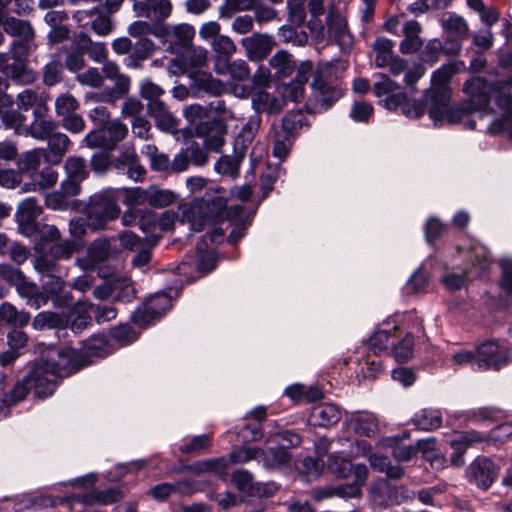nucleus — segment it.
<instances>
[{"label": "nucleus", "mask_w": 512, "mask_h": 512, "mask_svg": "<svg viewBox=\"0 0 512 512\" xmlns=\"http://www.w3.org/2000/svg\"><path fill=\"white\" fill-rule=\"evenodd\" d=\"M456 72L454 64L442 65L434 71L431 88L425 91L423 101H408L400 85L382 73L377 74L378 80L373 84V91L379 103L388 110L401 108L405 116L417 119L424 115L428 107L429 116L435 125H440L443 121L451 124L467 122L471 129H475L476 124L469 119L470 114L479 112V116L483 117L493 97L503 110V115L491 122L488 130L491 134L507 132L512 138V94L505 91L507 84L512 86V77L496 82L474 77L463 86L468 100L460 106H451V89L448 83Z\"/></svg>", "instance_id": "f257e3e1"}, {"label": "nucleus", "mask_w": 512, "mask_h": 512, "mask_svg": "<svg viewBox=\"0 0 512 512\" xmlns=\"http://www.w3.org/2000/svg\"><path fill=\"white\" fill-rule=\"evenodd\" d=\"M81 360L72 351L64 352L56 347L47 348L41 358L33 364L22 381L17 382L9 391H4L5 375L0 373V419L9 414V407L23 400L30 390L38 398L52 395L60 380L71 375Z\"/></svg>", "instance_id": "f03ea898"}, {"label": "nucleus", "mask_w": 512, "mask_h": 512, "mask_svg": "<svg viewBox=\"0 0 512 512\" xmlns=\"http://www.w3.org/2000/svg\"><path fill=\"white\" fill-rule=\"evenodd\" d=\"M4 31L18 40H14L8 53H0V70L22 84H30L36 80L35 73L26 67V58L34 39V30L28 21L14 17L6 18Z\"/></svg>", "instance_id": "7ed1b4c3"}, {"label": "nucleus", "mask_w": 512, "mask_h": 512, "mask_svg": "<svg viewBox=\"0 0 512 512\" xmlns=\"http://www.w3.org/2000/svg\"><path fill=\"white\" fill-rule=\"evenodd\" d=\"M328 469L339 478L353 476L352 483L340 484L338 486H327L315 490L314 497L320 501L330 497L354 498L361 495V487L365 484L368 476V468L364 464L353 465L351 461L339 454H331L327 462Z\"/></svg>", "instance_id": "20e7f679"}, {"label": "nucleus", "mask_w": 512, "mask_h": 512, "mask_svg": "<svg viewBox=\"0 0 512 512\" xmlns=\"http://www.w3.org/2000/svg\"><path fill=\"white\" fill-rule=\"evenodd\" d=\"M118 195L113 189H106L92 195L85 204L83 214L90 221V231L98 232L120 215Z\"/></svg>", "instance_id": "39448f33"}, {"label": "nucleus", "mask_w": 512, "mask_h": 512, "mask_svg": "<svg viewBox=\"0 0 512 512\" xmlns=\"http://www.w3.org/2000/svg\"><path fill=\"white\" fill-rule=\"evenodd\" d=\"M227 207V201L220 195L204 198L193 205L181 208L183 221L190 222L194 231H202L206 225L218 220Z\"/></svg>", "instance_id": "423d86ee"}, {"label": "nucleus", "mask_w": 512, "mask_h": 512, "mask_svg": "<svg viewBox=\"0 0 512 512\" xmlns=\"http://www.w3.org/2000/svg\"><path fill=\"white\" fill-rule=\"evenodd\" d=\"M127 135L128 127L120 119H113L111 122L90 131L85 136L84 141L89 148H101L111 152Z\"/></svg>", "instance_id": "0eeeda50"}, {"label": "nucleus", "mask_w": 512, "mask_h": 512, "mask_svg": "<svg viewBox=\"0 0 512 512\" xmlns=\"http://www.w3.org/2000/svg\"><path fill=\"white\" fill-rule=\"evenodd\" d=\"M511 361V352L507 346L496 341H487L476 349L475 364L478 371L499 370Z\"/></svg>", "instance_id": "6e6552de"}, {"label": "nucleus", "mask_w": 512, "mask_h": 512, "mask_svg": "<svg viewBox=\"0 0 512 512\" xmlns=\"http://www.w3.org/2000/svg\"><path fill=\"white\" fill-rule=\"evenodd\" d=\"M55 347L58 348V346H55ZM59 349H61L65 353L68 351H72L75 354V357H77V359L81 360L80 361L81 365L77 369L71 371V374H72V373L79 371L83 367L88 366L90 363H92L93 357L103 358V357H106L109 354L113 353V351L115 350V345L111 342L110 339H108V337L106 335L98 334V335L92 336L85 342L84 353H80L71 348L59 347Z\"/></svg>", "instance_id": "1a4fd4ad"}, {"label": "nucleus", "mask_w": 512, "mask_h": 512, "mask_svg": "<svg viewBox=\"0 0 512 512\" xmlns=\"http://www.w3.org/2000/svg\"><path fill=\"white\" fill-rule=\"evenodd\" d=\"M171 306L172 300L167 294H155L134 311L132 320L137 325L146 327L160 319Z\"/></svg>", "instance_id": "9d476101"}, {"label": "nucleus", "mask_w": 512, "mask_h": 512, "mask_svg": "<svg viewBox=\"0 0 512 512\" xmlns=\"http://www.w3.org/2000/svg\"><path fill=\"white\" fill-rule=\"evenodd\" d=\"M328 39L340 47L352 44L353 37L349 31L344 8L340 4H332L326 17Z\"/></svg>", "instance_id": "9b49d317"}, {"label": "nucleus", "mask_w": 512, "mask_h": 512, "mask_svg": "<svg viewBox=\"0 0 512 512\" xmlns=\"http://www.w3.org/2000/svg\"><path fill=\"white\" fill-rule=\"evenodd\" d=\"M498 472L499 466L491 458L478 456L468 466L467 478L478 488L487 490L496 480Z\"/></svg>", "instance_id": "f8f14e48"}, {"label": "nucleus", "mask_w": 512, "mask_h": 512, "mask_svg": "<svg viewBox=\"0 0 512 512\" xmlns=\"http://www.w3.org/2000/svg\"><path fill=\"white\" fill-rule=\"evenodd\" d=\"M313 99H310L307 107L313 112L325 111L341 96V90L331 86L319 77H315L312 84Z\"/></svg>", "instance_id": "ddd939ff"}, {"label": "nucleus", "mask_w": 512, "mask_h": 512, "mask_svg": "<svg viewBox=\"0 0 512 512\" xmlns=\"http://www.w3.org/2000/svg\"><path fill=\"white\" fill-rule=\"evenodd\" d=\"M118 173L127 175L135 182H142L146 176V169L141 165L134 148H127L119 153L112 162Z\"/></svg>", "instance_id": "4468645a"}, {"label": "nucleus", "mask_w": 512, "mask_h": 512, "mask_svg": "<svg viewBox=\"0 0 512 512\" xmlns=\"http://www.w3.org/2000/svg\"><path fill=\"white\" fill-rule=\"evenodd\" d=\"M26 116L21 109L14 108L10 95H0V120L5 129H11L17 135H23Z\"/></svg>", "instance_id": "2eb2a0df"}, {"label": "nucleus", "mask_w": 512, "mask_h": 512, "mask_svg": "<svg viewBox=\"0 0 512 512\" xmlns=\"http://www.w3.org/2000/svg\"><path fill=\"white\" fill-rule=\"evenodd\" d=\"M312 71V64L309 61L302 62L297 69V75L289 83H282L278 87V92L286 101L298 102L304 95V85L308 81Z\"/></svg>", "instance_id": "dca6fc26"}, {"label": "nucleus", "mask_w": 512, "mask_h": 512, "mask_svg": "<svg viewBox=\"0 0 512 512\" xmlns=\"http://www.w3.org/2000/svg\"><path fill=\"white\" fill-rule=\"evenodd\" d=\"M48 94L32 89H25L18 93L16 104L22 111L32 110L33 116L39 117L49 113Z\"/></svg>", "instance_id": "f3484780"}, {"label": "nucleus", "mask_w": 512, "mask_h": 512, "mask_svg": "<svg viewBox=\"0 0 512 512\" xmlns=\"http://www.w3.org/2000/svg\"><path fill=\"white\" fill-rule=\"evenodd\" d=\"M422 26L416 20L405 21L401 28V35L403 40L399 44V50L404 55L414 54L423 46V41L420 37Z\"/></svg>", "instance_id": "a211bd4d"}, {"label": "nucleus", "mask_w": 512, "mask_h": 512, "mask_svg": "<svg viewBox=\"0 0 512 512\" xmlns=\"http://www.w3.org/2000/svg\"><path fill=\"white\" fill-rule=\"evenodd\" d=\"M386 67H389V72L393 76H398L404 73L405 84L410 88L411 92H414V85L425 73V68L421 64H415L412 67H408L407 61L399 56H396L391 60V62L387 63Z\"/></svg>", "instance_id": "6ab92c4d"}, {"label": "nucleus", "mask_w": 512, "mask_h": 512, "mask_svg": "<svg viewBox=\"0 0 512 512\" xmlns=\"http://www.w3.org/2000/svg\"><path fill=\"white\" fill-rule=\"evenodd\" d=\"M74 51L87 54L94 62L103 63L107 58V49L104 43L94 42L85 33L76 35L72 42Z\"/></svg>", "instance_id": "aec40b11"}, {"label": "nucleus", "mask_w": 512, "mask_h": 512, "mask_svg": "<svg viewBox=\"0 0 512 512\" xmlns=\"http://www.w3.org/2000/svg\"><path fill=\"white\" fill-rule=\"evenodd\" d=\"M340 419L341 411L338 406L331 403H321L312 408L308 421L313 426L329 427L337 424Z\"/></svg>", "instance_id": "412c9836"}, {"label": "nucleus", "mask_w": 512, "mask_h": 512, "mask_svg": "<svg viewBox=\"0 0 512 512\" xmlns=\"http://www.w3.org/2000/svg\"><path fill=\"white\" fill-rule=\"evenodd\" d=\"M165 35L176 52H184L192 46L195 29L189 24H178L165 28Z\"/></svg>", "instance_id": "4be33fe9"}, {"label": "nucleus", "mask_w": 512, "mask_h": 512, "mask_svg": "<svg viewBox=\"0 0 512 512\" xmlns=\"http://www.w3.org/2000/svg\"><path fill=\"white\" fill-rule=\"evenodd\" d=\"M346 424L356 434L372 437L379 430V423L376 416L369 412L352 413Z\"/></svg>", "instance_id": "5701e85b"}, {"label": "nucleus", "mask_w": 512, "mask_h": 512, "mask_svg": "<svg viewBox=\"0 0 512 512\" xmlns=\"http://www.w3.org/2000/svg\"><path fill=\"white\" fill-rule=\"evenodd\" d=\"M484 439L485 437L482 433L474 430L455 435V437L450 441V446L455 450L451 456L452 463L457 466L463 464L462 456L467 448L475 443L483 442Z\"/></svg>", "instance_id": "b1692460"}, {"label": "nucleus", "mask_w": 512, "mask_h": 512, "mask_svg": "<svg viewBox=\"0 0 512 512\" xmlns=\"http://www.w3.org/2000/svg\"><path fill=\"white\" fill-rule=\"evenodd\" d=\"M148 114L155 120L156 127L174 133L178 129V119L168 110L164 102L147 105Z\"/></svg>", "instance_id": "393cba45"}, {"label": "nucleus", "mask_w": 512, "mask_h": 512, "mask_svg": "<svg viewBox=\"0 0 512 512\" xmlns=\"http://www.w3.org/2000/svg\"><path fill=\"white\" fill-rule=\"evenodd\" d=\"M148 114L155 120L156 127L174 133L178 129V119L168 110L164 102L147 105Z\"/></svg>", "instance_id": "a878e982"}, {"label": "nucleus", "mask_w": 512, "mask_h": 512, "mask_svg": "<svg viewBox=\"0 0 512 512\" xmlns=\"http://www.w3.org/2000/svg\"><path fill=\"white\" fill-rule=\"evenodd\" d=\"M212 50L215 53V71L222 72L227 68V61L236 51V46L232 39L226 35H221L211 41Z\"/></svg>", "instance_id": "bb28decb"}, {"label": "nucleus", "mask_w": 512, "mask_h": 512, "mask_svg": "<svg viewBox=\"0 0 512 512\" xmlns=\"http://www.w3.org/2000/svg\"><path fill=\"white\" fill-rule=\"evenodd\" d=\"M42 213L41 207L38 205L34 197H28L21 201L18 205L16 218L17 222L24 230H34L35 219Z\"/></svg>", "instance_id": "cd10ccee"}, {"label": "nucleus", "mask_w": 512, "mask_h": 512, "mask_svg": "<svg viewBox=\"0 0 512 512\" xmlns=\"http://www.w3.org/2000/svg\"><path fill=\"white\" fill-rule=\"evenodd\" d=\"M57 127V122L49 118L48 114H42L39 117L33 116V121L30 125H26L23 135L37 140H47L55 133Z\"/></svg>", "instance_id": "c85d7f7f"}, {"label": "nucleus", "mask_w": 512, "mask_h": 512, "mask_svg": "<svg viewBox=\"0 0 512 512\" xmlns=\"http://www.w3.org/2000/svg\"><path fill=\"white\" fill-rule=\"evenodd\" d=\"M247 55L251 60L260 61L264 59L271 51L273 42L269 36L253 35L242 40Z\"/></svg>", "instance_id": "c756f323"}, {"label": "nucleus", "mask_w": 512, "mask_h": 512, "mask_svg": "<svg viewBox=\"0 0 512 512\" xmlns=\"http://www.w3.org/2000/svg\"><path fill=\"white\" fill-rule=\"evenodd\" d=\"M252 105L259 115L262 112L271 115L279 113L283 109L285 100L282 97L270 95L266 91H259L252 97Z\"/></svg>", "instance_id": "7c9ffc66"}, {"label": "nucleus", "mask_w": 512, "mask_h": 512, "mask_svg": "<svg viewBox=\"0 0 512 512\" xmlns=\"http://www.w3.org/2000/svg\"><path fill=\"white\" fill-rule=\"evenodd\" d=\"M155 50V43L148 38H140L134 46L132 52L124 59V64L128 68L137 69L141 67V62L148 59Z\"/></svg>", "instance_id": "2f4dec72"}, {"label": "nucleus", "mask_w": 512, "mask_h": 512, "mask_svg": "<svg viewBox=\"0 0 512 512\" xmlns=\"http://www.w3.org/2000/svg\"><path fill=\"white\" fill-rule=\"evenodd\" d=\"M243 159V150H235L233 155H222L214 164V170L220 175L235 179L239 175V168Z\"/></svg>", "instance_id": "473e14b6"}, {"label": "nucleus", "mask_w": 512, "mask_h": 512, "mask_svg": "<svg viewBox=\"0 0 512 512\" xmlns=\"http://www.w3.org/2000/svg\"><path fill=\"white\" fill-rule=\"evenodd\" d=\"M0 320L9 326L22 328L28 325L31 315L25 310H18L9 302H3L0 305Z\"/></svg>", "instance_id": "72a5a7b5"}, {"label": "nucleus", "mask_w": 512, "mask_h": 512, "mask_svg": "<svg viewBox=\"0 0 512 512\" xmlns=\"http://www.w3.org/2000/svg\"><path fill=\"white\" fill-rule=\"evenodd\" d=\"M368 460L374 470L385 473L390 479L398 480L405 474L403 467L391 464L390 459L385 455L373 453L368 456Z\"/></svg>", "instance_id": "f704fd0d"}, {"label": "nucleus", "mask_w": 512, "mask_h": 512, "mask_svg": "<svg viewBox=\"0 0 512 512\" xmlns=\"http://www.w3.org/2000/svg\"><path fill=\"white\" fill-rule=\"evenodd\" d=\"M270 68L274 71V76L278 79L290 76L296 68V62L293 56L286 51H278L269 61Z\"/></svg>", "instance_id": "c9c22d12"}, {"label": "nucleus", "mask_w": 512, "mask_h": 512, "mask_svg": "<svg viewBox=\"0 0 512 512\" xmlns=\"http://www.w3.org/2000/svg\"><path fill=\"white\" fill-rule=\"evenodd\" d=\"M227 467V460L223 457H220L197 461L193 464L185 466L184 470L197 475L202 473H214L221 475L226 472Z\"/></svg>", "instance_id": "e433bc0d"}, {"label": "nucleus", "mask_w": 512, "mask_h": 512, "mask_svg": "<svg viewBox=\"0 0 512 512\" xmlns=\"http://www.w3.org/2000/svg\"><path fill=\"white\" fill-rule=\"evenodd\" d=\"M291 460V455L285 447L278 446L270 447L267 450L263 449L260 462L267 469L279 468L287 465Z\"/></svg>", "instance_id": "4c0bfd02"}, {"label": "nucleus", "mask_w": 512, "mask_h": 512, "mask_svg": "<svg viewBox=\"0 0 512 512\" xmlns=\"http://www.w3.org/2000/svg\"><path fill=\"white\" fill-rule=\"evenodd\" d=\"M393 48L394 42L386 37H377L374 40L372 49L376 54L375 64L377 67H386L387 63L397 56L394 55Z\"/></svg>", "instance_id": "58836bf2"}, {"label": "nucleus", "mask_w": 512, "mask_h": 512, "mask_svg": "<svg viewBox=\"0 0 512 512\" xmlns=\"http://www.w3.org/2000/svg\"><path fill=\"white\" fill-rule=\"evenodd\" d=\"M49 160L59 163L69 149L71 141L64 133H54L48 139Z\"/></svg>", "instance_id": "ea45409f"}, {"label": "nucleus", "mask_w": 512, "mask_h": 512, "mask_svg": "<svg viewBox=\"0 0 512 512\" xmlns=\"http://www.w3.org/2000/svg\"><path fill=\"white\" fill-rule=\"evenodd\" d=\"M65 324L66 319L64 315L52 311L40 312L32 321V326L35 330L57 329L64 327Z\"/></svg>", "instance_id": "a19ab883"}, {"label": "nucleus", "mask_w": 512, "mask_h": 512, "mask_svg": "<svg viewBox=\"0 0 512 512\" xmlns=\"http://www.w3.org/2000/svg\"><path fill=\"white\" fill-rule=\"evenodd\" d=\"M442 28L458 38H465L468 34V24L464 18L454 13L447 12L443 14L440 20Z\"/></svg>", "instance_id": "79ce46f5"}, {"label": "nucleus", "mask_w": 512, "mask_h": 512, "mask_svg": "<svg viewBox=\"0 0 512 512\" xmlns=\"http://www.w3.org/2000/svg\"><path fill=\"white\" fill-rule=\"evenodd\" d=\"M384 445L392 449V456L398 462H408L417 454L415 445H405L398 437L385 439Z\"/></svg>", "instance_id": "37998d69"}, {"label": "nucleus", "mask_w": 512, "mask_h": 512, "mask_svg": "<svg viewBox=\"0 0 512 512\" xmlns=\"http://www.w3.org/2000/svg\"><path fill=\"white\" fill-rule=\"evenodd\" d=\"M303 119L300 112L290 111L285 114L279 124L274 123L272 129L293 138L294 134L302 127Z\"/></svg>", "instance_id": "c03bdc74"}, {"label": "nucleus", "mask_w": 512, "mask_h": 512, "mask_svg": "<svg viewBox=\"0 0 512 512\" xmlns=\"http://www.w3.org/2000/svg\"><path fill=\"white\" fill-rule=\"evenodd\" d=\"M193 82L195 88L213 96H219L225 90V86L219 80L214 79L209 73H197Z\"/></svg>", "instance_id": "a18cd8bd"}, {"label": "nucleus", "mask_w": 512, "mask_h": 512, "mask_svg": "<svg viewBox=\"0 0 512 512\" xmlns=\"http://www.w3.org/2000/svg\"><path fill=\"white\" fill-rule=\"evenodd\" d=\"M148 200L147 204L154 208H164L174 203L176 195L173 191L168 189H161L157 186H150L147 188Z\"/></svg>", "instance_id": "49530a36"}, {"label": "nucleus", "mask_w": 512, "mask_h": 512, "mask_svg": "<svg viewBox=\"0 0 512 512\" xmlns=\"http://www.w3.org/2000/svg\"><path fill=\"white\" fill-rule=\"evenodd\" d=\"M261 126V115L254 113L242 127L238 137L236 138V144H241L242 150L250 144L255 138L259 128Z\"/></svg>", "instance_id": "de8ad7c7"}, {"label": "nucleus", "mask_w": 512, "mask_h": 512, "mask_svg": "<svg viewBox=\"0 0 512 512\" xmlns=\"http://www.w3.org/2000/svg\"><path fill=\"white\" fill-rule=\"evenodd\" d=\"M113 287V298L121 302H129L135 297V290L132 282L125 276L111 279Z\"/></svg>", "instance_id": "09e8293b"}, {"label": "nucleus", "mask_w": 512, "mask_h": 512, "mask_svg": "<svg viewBox=\"0 0 512 512\" xmlns=\"http://www.w3.org/2000/svg\"><path fill=\"white\" fill-rule=\"evenodd\" d=\"M415 425L422 430H433L441 426L442 418L438 410L423 409L414 417Z\"/></svg>", "instance_id": "8fccbe9b"}, {"label": "nucleus", "mask_w": 512, "mask_h": 512, "mask_svg": "<svg viewBox=\"0 0 512 512\" xmlns=\"http://www.w3.org/2000/svg\"><path fill=\"white\" fill-rule=\"evenodd\" d=\"M122 498V493L117 489H107L103 491H93L81 496V501L85 504H110L117 502Z\"/></svg>", "instance_id": "3c124183"}, {"label": "nucleus", "mask_w": 512, "mask_h": 512, "mask_svg": "<svg viewBox=\"0 0 512 512\" xmlns=\"http://www.w3.org/2000/svg\"><path fill=\"white\" fill-rule=\"evenodd\" d=\"M64 168L66 171V176L82 182L89 175L86 160L82 157L72 156L67 158Z\"/></svg>", "instance_id": "603ef678"}, {"label": "nucleus", "mask_w": 512, "mask_h": 512, "mask_svg": "<svg viewBox=\"0 0 512 512\" xmlns=\"http://www.w3.org/2000/svg\"><path fill=\"white\" fill-rule=\"evenodd\" d=\"M420 49L419 58L422 62L434 65L443 53L444 45L438 38L428 40Z\"/></svg>", "instance_id": "864d4df0"}, {"label": "nucleus", "mask_w": 512, "mask_h": 512, "mask_svg": "<svg viewBox=\"0 0 512 512\" xmlns=\"http://www.w3.org/2000/svg\"><path fill=\"white\" fill-rule=\"evenodd\" d=\"M79 106L77 99L68 93L61 94L55 99V113L61 118L76 113Z\"/></svg>", "instance_id": "5fc2aeb1"}, {"label": "nucleus", "mask_w": 512, "mask_h": 512, "mask_svg": "<svg viewBox=\"0 0 512 512\" xmlns=\"http://www.w3.org/2000/svg\"><path fill=\"white\" fill-rule=\"evenodd\" d=\"M263 449L259 447H241L230 453L229 461L235 464L247 463L251 460L260 462Z\"/></svg>", "instance_id": "6e6d98bb"}, {"label": "nucleus", "mask_w": 512, "mask_h": 512, "mask_svg": "<svg viewBox=\"0 0 512 512\" xmlns=\"http://www.w3.org/2000/svg\"><path fill=\"white\" fill-rule=\"evenodd\" d=\"M270 135L273 140V155L279 159H284L290 151L292 138L274 129H271Z\"/></svg>", "instance_id": "4d7b16f0"}, {"label": "nucleus", "mask_w": 512, "mask_h": 512, "mask_svg": "<svg viewBox=\"0 0 512 512\" xmlns=\"http://www.w3.org/2000/svg\"><path fill=\"white\" fill-rule=\"evenodd\" d=\"M76 249V241L73 239H66L64 241L53 244L49 248V254L55 261L68 260L76 251Z\"/></svg>", "instance_id": "13d9d810"}, {"label": "nucleus", "mask_w": 512, "mask_h": 512, "mask_svg": "<svg viewBox=\"0 0 512 512\" xmlns=\"http://www.w3.org/2000/svg\"><path fill=\"white\" fill-rule=\"evenodd\" d=\"M220 75L229 74L232 79L237 81H245L250 79V69L244 60H235L233 62L227 61V68L222 72H217Z\"/></svg>", "instance_id": "bf43d9fd"}, {"label": "nucleus", "mask_w": 512, "mask_h": 512, "mask_svg": "<svg viewBox=\"0 0 512 512\" xmlns=\"http://www.w3.org/2000/svg\"><path fill=\"white\" fill-rule=\"evenodd\" d=\"M164 94L163 88H161L156 83L152 82L150 79H144L140 83V95L142 98L147 100V105H152L153 103L163 102L160 97Z\"/></svg>", "instance_id": "052dcab7"}, {"label": "nucleus", "mask_w": 512, "mask_h": 512, "mask_svg": "<svg viewBox=\"0 0 512 512\" xmlns=\"http://www.w3.org/2000/svg\"><path fill=\"white\" fill-rule=\"evenodd\" d=\"M111 252V243L109 239L101 238L95 240L88 249L90 258L96 262L101 263L105 261Z\"/></svg>", "instance_id": "680f3d73"}, {"label": "nucleus", "mask_w": 512, "mask_h": 512, "mask_svg": "<svg viewBox=\"0 0 512 512\" xmlns=\"http://www.w3.org/2000/svg\"><path fill=\"white\" fill-rule=\"evenodd\" d=\"M111 339L125 346L137 340L138 334L127 324L114 327L110 331Z\"/></svg>", "instance_id": "e2e57ef3"}, {"label": "nucleus", "mask_w": 512, "mask_h": 512, "mask_svg": "<svg viewBox=\"0 0 512 512\" xmlns=\"http://www.w3.org/2000/svg\"><path fill=\"white\" fill-rule=\"evenodd\" d=\"M44 155V149H32L27 151L21 155L19 159V167L26 171H35L39 167Z\"/></svg>", "instance_id": "0e129e2a"}, {"label": "nucleus", "mask_w": 512, "mask_h": 512, "mask_svg": "<svg viewBox=\"0 0 512 512\" xmlns=\"http://www.w3.org/2000/svg\"><path fill=\"white\" fill-rule=\"evenodd\" d=\"M40 282L43 291L47 295L59 296L64 291L65 282L62 277L58 275V273H54L51 276H46L40 279Z\"/></svg>", "instance_id": "69168bd1"}, {"label": "nucleus", "mask_w": 512, "mask_h": 512, "mask_svg": "<svg viewBox=\"0 0 512 512\" xmlns=\"http://www.w3.org/2000/svg\"><path fill=\"white\" fill-rule=\"evenodd\" d=\"M32 179L36 182L39 190H44L56 184L58 174L53 168L45 167L39 172H34Z\"/></svg>", "instance_id": "338daca9"}, {"label": "nucleus", "mask_w": 512, "mask_h": 512, "mask_svg": "<svg viewBox=\"0 0 512 512\" xmlns=\"http://www.w3.org/2000/svg\"><path fill=\"white\" fill-rule=\"evenodd\" d=\"M413 345L414 337L412 334L408 333L402 341L393 348L396 361L400 363L408 361L413 354Z\"/></svg>", "instance_id": "774afa93"}]
</instances>
